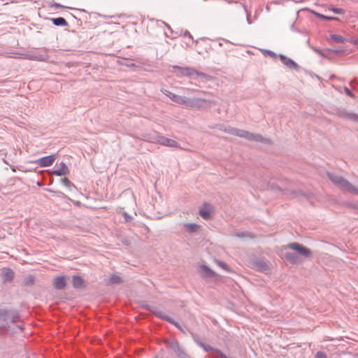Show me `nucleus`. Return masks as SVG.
Segmentation results:
<instances>
[{
    "instance_id": "obj_22",
    "label": "nucleus",
    "mask_w": 358,
    "mask_h": 358,
    "mask_svg": "<svg viewBox=\"0 0 358 358\" xmlns=\"http://www.w3.org/2000/svg\"><path fill=\"white\" fill-rule=\"evenodd\" d=\"M320 18L324 19V20H338L337 17L326 16V15H321V17Z\"/></svg>"
},
{
    "instance_id": "obj_6",
    "label": "nucleus",
    "mask_w": 358,
    "mask_h": 358,
    "mask_svg": "<svg viewBox=\"0 0 358 358\" xmlns=\"http://www.w3.org/2000/svg\"><path fill=\"white\" fill-rule=\"evenodd\" d=\"M213 213V207L208 204L203 205V206L199 210V215L205 220L210 219Z\"/></svg>"
},
{
    "instance_id": "obj_3",
    "label": "nucleus",
    "mask_w": 358,
    "mask_h": 358,
    "mask_svg": "<svg viewBox=\"0 0 358 358\" xmlns=\"http://www.w3.org/2000/svg\"><path fill=\"white\" fill-rule=\"evenodd\" d=\"M329 177L333 182L338 185L341 187H343L349 192L355 191V189L346 180L333 175H329Z\"/></svg>"
},
{
    "instance_id": "obj_24",
    "label": "nucleus",
    "mask_w": 358,
    "mask_h": 358,
    "mask_svg": "<svg viewBox=\"0 0 358 358\" xmlns=\"http://www.w3.org/2000/svg\"><path fill=\"white\" fill-rule=\"evenodd\" d=\"M315 358H327V355L324 352H318L316 354Z\"/></svg>"
},
{
    "instance_id": "obj_26",
    "label": "nucleus",
    "mask_w": 358,
    "mask_h": 358,
    "mask_svg": "<svg viewBox=\"0 0 358 358\" xmlns=\"http://www.w3.org/2000/svg\"><path fill=\"white\" fill-rule=\"evenodd\" d=\"M345 92L348 95H349V96H353L352 93V92H350V91L347 88V87H345Z\"/></svg>"
},
{
    "instance_id": "obj_16",
    "label": "nucleus",
    "mask_w": 358,
    "mask_h": 358,
    "mask_svg": "<svg viewBox=\"0 0 358 358\" xmlns=\"http://www.w3.org/2000/svg\"><path fill=\"white\" fill-rule=\"evenodd\" d=\"M52 23L56 26H66L67 22L64 17H57L52 19Z\"/></svg>"
},
{
    "instance_id": "obj_12",
    "label": "nucleus",
    "mask_w": 358,
    "mask_h": 358,
    "mask_svg": "<svg viewBox=\"0 0 358 358\" xmlns=\"http://www.w3.org/2000/svg\"><path fill=\"white\" fill-rule=\"evenodd\" d=\"M174 68L179 69L178 66H175ZM180 69L183 76H194V75L199 74L195 70L191 68H180Z\"/></svg>"
},
{
    "instance_id": "obj_20",
    "label": "nucleus",
    "mask_w": 358,
    "mask_h": 358,
    "mask_svg": "<svg viewBox=\"0 0 358 358\" xmlns=\"http://www.w3.org/2000/svg\"><path fill=\"white\" fill-rule=\"evenodd\" d=\"M331 38L337 43L344 42V38H343V36H341L340 35L332 34V35H331Z\"/></svg>"
},
{
    "instance_id": "obj_2",
    "label": "nucleus",
    "mask_w": 358,
    "mask_h": 358,
    "mask_svg": "<svg viewBox=\"0 0 358 358\" xmlns=\"http://www.w3.org/2000/svg\"><path fill=\"white\" fill-rule=\"evenodd\" d=\"M287 248L289 249H292L293 250H295L298 252L299 255L309 258L312 255V252L310 249L297 243H292L287 245Z\"/></svg>"
},
{
    "instance_id": "obj_21",
    "label": "nucleus",
    "mask_w": 358,
    "mask_h": 358,
    "mask_svg": "<svg viewBox=\"0 0 358 358\" xmlns=\"http://www.w3.org/2000/svg\"><path fill=\"white\" fill-rule=\"evenodd\" d=\"M329 9L335 13H338V14H343L344 13V10L342 8H329Z\"/></svg>"
},
{
    "instance_id": "obj_13",
    "label": "nucleus",
    "mask_w": 358,
    "mask_h": 358,
    "mask_svg": "<svg viewBox=\"0 0 358 358\" xmlns=\"http://www.w3.org/2000/svg\"><path fill=\"white\" fill-rule=\"evenodd\" d=\"M341 116L347 120H352L358 122V115L355 113L345 112L341 114Z\"/></svg>"
},
{
    "instance_id": "obj_4",
    "label": "nucleus",
    "mask_w": 358,
    "mask_h": 358,
    "mask_svg": "<svg viewBox=\"0 0 358 358\" xmlns=\"http://www.w3.org/2000/svg\"><path fill=\"white\" fill-rule=\"evenodd\" d=\"M231 134L249 140L259 141V139L260 138V136H255L252 134H250L243 130L233 129L231 131Z\"/></svg>"
},
{
    "instance_id": "obj_5",
    "label": "nucleus",
    "mask_w": 358,
    "mask_h": 358,
    "mask_svg": "<svg viewBox=\"0 0 358 358\" xmlns=\"http://www.w3.org/2000/svg\"><path fill=\"white\" fill-rule=\"evenodd\" d=\"M55 159L56 156L55 155H50L38 159L37 164L41 167L49 166L53 164Z\"/></svg>"
},
{
    "instance_id": "obj_19",
    "label": "nucleus",
    "mask_w": 358,
    "mask_h": 358,
    "mask_svg": "<svg viewBox=\"0 0 358 358\" xmlns=\"http://www.w3.org/2000/svg\"><path fill=\"white\" fill-rule=\"evenodd\" d=\"M215 262L216 263L217 265H218L222 269H224L228 272H232L231 269L224 262H222L217 259H215Z\"/></svg>"
},
{
    "instance_id": "obj_1",
    "label": "nucleus",
    "mask_w": 358,
    "mask_h": 358,
    "mask_svg": "<svg viewBox=\"0 0 358 358\" xmlns=\"http://www.w3.org/2000/svg\"><path fill=\"white\" fill-rule=\"evenodd\" d=\"M162 92L175 103L189 107L201 108L203 102H207V101L203 99H196L190 101L187 97L176 94L167 90H162Z\"/></svg>"
},
{
    "instance_id": "obj_27",
    "label": "nucleus",
    "mask_w": 358,
    "mask_h": 358,
    "mask_svg": "<svg viewBox=\"0 0 358 358\" xmlns=\"http://www.w3.org/2000/svg\"><path fill=\"white\" fill-rule=\"evenodd\" d=\"M220 358H227V357L226 355H224V354H220Z\"/></svg>"
},
{
    "instance_id": "obj_11",
    "label": "nucleus",
    "mask_w": 358,
    "mask_h": 358,
    "mask_svg": "<svg viewBox=\"0 0 358 358\" xmlns=\"http://www.w3.org/2000/svg\"><path fill=\"white\" fill-rule=\"evenodd\" d=\"M285 258L290 263L294 264H299L301 262V259H300L299 255H297L295 253L287 252L285 254Z\"/></svg>"
},
{
    "instance_id": "obj_25",
    "label": "nucleus",
    "mask_w": 358,
    "mask_h": 358,
    "mask_svg": "<svg viewBox=\"0 0 358 358\" xmlns=\"http://www.w3.org/2000/svg\"><path fill=\"white\" fill-rule=\"evenodd\" d=\"M310 13H312L313 15H315L316 17H320V18L321 17V15H322V14L318 13H317V12H315V10H310Z\"/></svg>"
},
{
    "instance_id": "obj_7",
    "label": "nucleus",
    "mask_w": 358,
    "mask_h": 358,
    "mask_svg": "<svg viewBox=\"0 0 358 358\" xmlns=\"http://www.w3.org/2000/svg\"><path fill=\"white\" fill-rule=\"evenodd\" d=\"M157 143L162 145L169 146V147H178V144L176 141L173 139L168 138L164 136H160L157 139Z\"/></svg>"
},
{
    "instance_id": "obj_29",
    "label": "nucleus",
    "mask_w": 358,
    "mask_h": 358,
    "mask_svg": "<svg viewBox=\"0 0 358 358\" xmlns=\"http://www.w3.org/2000/svg\"><path fill=\"white\" fill-rule=\"evenodd\" d=\"M59 194H62V195L65 196V195H64V194H63L62 192H59Z\"/></svg>"
},
{
    "instance_id": "obj_28",
    "label": "nucleus",
    "mask_w": 358,
    "mask_h": 358,
    "mask_svg": "<svg viewBox=\"0 0 358 358\" xmlns=\"http://www.w3.org/2000/svg\"><path fill=\"white\" fill-rule=\"evenodd\" d=\"M76 205L80 206V201H77L76 202Z\"/></svg>"
},
{
    "instance_id": "obj_18",
    "label": "nucleus",
    "mask_w": 358,
    "mask_h": 358,
    "mask_svg": "<svg viewBox=\"0 0 358 358\" xmlns=\"http://www.w3.org/2000/svg\"><path fill=\"white\" fill-rule=\"evenodd\" d=\"M61 182L70 189H76V187L67 178H62Z\"/></svg>"
},
{
    "instance_id": "obj_17",
    "label": "nucleus",
    "mask_w": 358,
    "mask_h": 358,
    "mask_svg": "<svg viewBox=\"0 0 358 358\" xmlns=\"http://www.w3.org/2000/svg\"><path fill=\"white\" fill-rule=\"evenodd\" d=\"M280 59L286 66L289 67H293L296 66V63L293 60L285 56H281Z\"/></svg>"
},
{
    "instance_id": "obj_14",
    "label": "nucleus",
    "mask_w": 358,
    "mask_h": 358,
    "mask_svg": "<svg viewBox=\"0 0 358 358\" xmlns=\"http://www.w3.org/2000/svg\"><path fill=\"white\" fill-rule=\"evenodd\" d=\"M73 285L76 288H81L85 286L84 280L80 276H74L73 277Z\"/></svg>"
},
{
    "instance_id": "obj_10",
    "label": "nucleus",
    "mask_w": 358,
    "mask_h": 358,
    "mask_svg": "<svg viewBox=\"0 0 358 358\" xmlns=\"http://www.w3.org/2000/svg\"><path fill=\"white\" fill-rule=\"evenodd\" d=\"M66 284V278L64 276H57L53 280V285L57 289L64 288Z\"/></svg>"
},
{
    "instance_id": "obj_15",
    "label": "nucleus",
    "mask_w": 358,
    "mask_h": 358,
    "mask_svg": "<svg viewBox=\"0 0 358 358\" xmlns=\"http://www.w3.org/2000/svg\"><path fill=\"white\" fill-rule=\"evenodd\" d=\"M184 227L185 229L190 233L197 231L199 228L198 224L194 223H186L184 224Z\"/></svg>"
},
{
    "instance_id": "obj_9",
    "label": "nucleus",
    "mask_w": 358,
    "mask_h": 358,
    "mask_svg": "<svg viewBox=\"0 0 358 358\" xmlns=\"http://www.w3.org/2000/svg\"><path fill=\"white\" fill-rule=\"evenodd\" d=\"M200 272L201 275L206 278H213L217 275L214 271L205 265L200 266Z\"/></svg>"
},
{
    "instance_id": "obj_23",
    "label": "nucleus",
    "mask_w": 358,
    "mask_h": 358,
    "mask_svg": "<svg viewBox=\"0 0 358 358\" xmlns=\"http://www.w3.org/2000/svg\"><path fill=\"white\" fill-rule=\"evenodd\" d=\"M120 281V278L117 275H114L110 278V282L113 283L119 282Z\"/></svg>"
},
{
    "instance_id": "obj_8",
    "label": "nucleus",
    "mask_w": 358,
    "mask_h": 358,
    "mask_svg": "<svg viewBox=\"0 0 358 358\" xmlns=\"http://www.w3.org/2000/svg\"><path fill=\"white\" fill-rule=\"evenodd\" d=\"M69 170L67 166L64 162L59 164V169L52 171L55 176H62L69 174Z\"/></svg>"
}]
</instances>
